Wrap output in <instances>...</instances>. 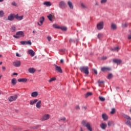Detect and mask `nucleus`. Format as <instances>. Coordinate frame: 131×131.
<instances>
[{"instance_id":"nucleus-1","label":"nucleus","mask_w":131,"mask_h":131,"mask_svg":"<svg viewBox=\"0 0 131 131\" xmlns=\"http://www.w3.org/2000/svg\"><path fill=\"white\" fill-rule=\"evenodd\" d=\"M81 124L83 126L86 127L87 129L90 131H93V128L91 127V123L88 122L86 121H82Z\"/></svg>"},{"instance_id":"nucleus-2","label":"nucleus","mask_w":131,"mask_h":131,"mask_svg":"<svg viewBox=\"0 0 131 131\" xmlns=\"http://www.w3.org/2000/svg\"><path fill=\"white\" fill-rule=\"evenodd\" d=\"M51 118V115L50 114H44L40 119L41 121H46L49 120Z\"/></svg>"},{"instance_id":"nucleus-3","label":"nucleus","mask_w":131,"mask_h":131,"mask_svg":"<svg viewBox=\"0 0 131 131\" xmlns=\"http://www.w3.org/2000/svg\"><path fill=\"white\" fill-rule=\"evenodd\" d=\"M80 70L81 72H83L85 74H89L90 72H89V67H81L80 68Z\"/></svg>"},{"instance_id":"nucleus-4","label":"nucleus","mask_w":131,"mask_h":131,"mask_svg":"<svg viewBox=\"0 0 131 131\" xmlns=\"http://www.w3.org/2000/svg\"><path fill=\"white\" fill-rule=\"evenodd\" d=\"M53 66L54 67L55 71L57 72V73H62V68H61V67L58 66V65L54 64H53Z\"/></svg>"},{"instance_id":"nucleus-5","label":"nucleus","mask_w":131,"mask_h":131,"mask_svg":"<svg viewBox=\"0 0 131 131\" xmlns=\"http://www.w3.org/2000/svg\"><path fill=\"white\" fill-rule=\"evenodd\" d=\"M97 28L98 30H102L104 28V22L101 21L97 25Z\"/></svg>"},{"instance_id":"nucleus-6","label":"nucleus","mask_w":131,"mask_h":131,"mask_svg":"<svg viewBox=\"0 0 131 131\" xmlns=\"http://www.w3.org/2000/svg\"><path fill=\"white\" fill-rule=\"evenodd\" d=\"M18 98V96L17 95L12 96H10L9 98V102H13V101H16V100H17V99Z\"/></svg>"},{"instance_id":"nucleus-7","label":"nucleus","mask_w":131,"mask_h":131,"mask_svg":"<svg viewBox=\"0 0 131 131\" xmlns=\"http://www.w3.org/2000/svg\"><path fill=\"white\" fill-rule=\"evenodd\" d=\"M12 64L15 67H20V66H21V61L16 60L12 62Z\"/></svg>"},{"instance_id":"nucleus-8","label":"nucleus","mask_w":131,"mask_h":131,"mask_svg":"<svg viewBox=\"0 0 131 131\" xmlns=\"http://www.w3.org/2000/svg\"><path fill=\"white\" fill-rule=\"evenodd\" d=\"M113 62V63L117 64V65H120V64L122 63V60H121V59H114Z\"/></svg>"},{"instance_id":"nucleus-9","label":"nucleus","mask_w":131,"mask_h":131,"mask_svg":"<svg viewBox=\"0 0 131 131\" xmlns=\"http://www.w3.org/2000/svg\"><path fill=\"white\" fill-rule=\"evenodd\" d=\"M20 44L23 46H24L25 45H28L29 46H31L32 43L31 41L28 40V41H21L20 42Z\"/></svg>"},{"instance_id":"nucleus-10","label":"nucleus","mask_w":131,"mask_h":131,"mask_svg":"<svg viewBox=\"0 0 131 131\" xmlns=\"http://www.w3.org/2000/svg\"><path fill=\"white\" fill-rule=\"evenodd\" d=\"M101 70L102 72H105V71H111V67H102L101 69Z\"/></svg>"},{"instance_id":"nucleus-11","label":"nucleus","mask_w":131,"mask_h":131,"mask_svg":"<svg viewBox=\"0 0 131 131\" xmlns=\"http://www.w3.org/2000/svg\"><path fill=\"white\" fill-rule=\"evenodd\" d=\"M68 6L70 8V10H73V9H74L73 3H72V2L70 1H68Z\"/></svg>"},{"instance_id":"nucleus-12","label":"nucleus","mask_w":131,"mask_h":131,"mask_svg":"<svg viewBox=\"0 0 131 131\" xmlns=\"http://www.w3.org/2000/svg\"><path fill=\"white\" fill-rule=\"evenodd\" d=\"M17 81H18V82H23L24 83H25V82H27L28 79H27V78H23L18 79Z\"/></svg>"},{"instance_id":"nucleus-13","label":"nucleus","mask_w":131,"mask_h":131,"mask_svg":"<svg viewBox=\"0 0 131 131\" xmlns=\"http://www.w3.org/2000/svg\"><path fill=\"white\" fill-rule=\"evenodd\" d=\"M14 17L15 18H16L17 20H18V21H21V20L23 19L24 16L23 15L19 16L18 14H17L16 15L14 16Z\"/></svg>"},{"instance_id":"nucleus-14","label":"nucleus","mask_w":131,"mask_h":131,"mask_svg":"<svg viewBox=\"0 0 131 131\" xmlns=\"http://www.w3.org/2000/svg\"><path fill=\"white\" fill-rule=\"evenodd\" d=\"M28 54L30 55L31 57H34V55H35V52L33 51V50L30 49L28 51Z\"/></svg>"},{"instance_id":"nucleus-15","label":"nucleus","mask_w":131,"mask_h":131,"mask_svg":"<svg viewBox=\"0 0 131 131\" xmlns=\"http://www.w3.org/2000/svg\"><path fill=\"white\" fill-rule=\"evenodd\" d=\"M36 107L37 109H40L41 108V100H38V102L36 104Z\"/></svg>"},{"instance_id":"nucleus-16","label":"nucleus","mask_w":131,"mask_h":131,"mask_svg":"<svg viewBox=\"0 0 131 131\" xmlns=\"http://www.w3.org/2000/svg\"><path fill=\"white\" fill-rule=\"evenodd\" d=\"M43 21H45V17L42 16L40 18V23H37L38 25H39V26H41V25H42V24L43 23Z\"/></svg>"},{"instance_id":"nucleus-17","label":"nucleus","mask_w":131,"mask_h":131,"mask_svg":"<svg viewBox=\"0 0 131 131\" xmlns=\"http://www.w3.org/2000/svg\"><path fill=\"white\" fill-rule=\"evenodd\" d=\"M31 97H32L33 98H36V97H37V96H38V92L35 91V92H33L31 94Z\"/></svg>"},{"instance_id":"nucleus-18","label":"nucleus","mask_w":131,"mask_h":131,"mask_svg":"<svg viewBox=\"0 0 131 131\" xmlns=\"http://www.w3.org/2000/svg\"><path fill=\"white\" fill-rule=\"evenodd\" d=\"M14 17H15V15L11 14L8 16V20L9 21H13V20H14Z\"/></svg>"},{"instance_id":"nucleus-19","label":"nucleus","mask_w":131,"mask_h":131,"mask_svg":"<svg viewBox=\"0 0 131 131\" xmlns=\"http://www.w3.org/2000/svg\"><path fill=\"white\" fill-rule=\"evenodd\" d=\"M59 6L61 9H64V8H65V2L61 1L59 3Z\"/></svg>"},{"instance_id":"nucleus-20","label":"nucleus","mask_w":131,"mask_h":131,"mask_svg":"<svg viewBox=\"0 0 131 131\" xmlns=\"http://www.w3.org/2000/svg\"><path fill=\"white\" fill-rule=\"evenodd\" d=\"M38 101V99H35L33 100H30V105H34V104H36V102H37Z\"/></svg>"},{"instance_id":"nucleus-21","label":"nucleus","mask_w":131,"mask_h":131,"mask_svg":"<svg viewBox=\"0 0 131 131\" xmlns=\"http://www.w3.org/2000/svg\"><path fill=\"white\" fill-rule=\"evenodd\" d=\"M100 126L102 129H106V127H107V124L102 123L100 124Z\"/></svg>"},{"instance_id":"nucleus-22","label":"nucleus","mask_w":131,"mask_h":131,"mask_svg":"<svg viewBox=\"0 0 131 131\" xmlns=\"http://www.w3.org/2000/svg\"><path fill=\"white\" fill-rule=\"evenodd\" d=\"M28 71H29V73H31L32 74L33 73H34V72H35V71H36V70H35V69H34L33 68H31L28 69Z\"/></svg>"},{"instance_id":"nucleus-23","label":"nucleus","mask_w":131,"mask_h":131,"mask_svg":"<svg viewBox=\"0 0 131 131\" xmlns=\"http://www.w3.org/2000/svg\"><path fill=\"white\" fill-rule=\"evenodd\" d=\"M102 118L103 119V120H107L108 119V116H107V114H102Z\"/></svg>"},{"instance_id":"nucleus-24","label":"nucleus","mask_w":131,"mask_h":131,"mask_svg":"<svg viewBox=\"0 0 131 131\" xmlns=\"http://www.w3.org/2000/svg\"><path fill=\"white\" fill-rule=\"evenodd\" d=\"M111 29L113 30H116V29H117V26L115 24L112 23L111 24Z\"/></svg>"},{"instance_id":"nucleus-25","label":"nucleus","mask_w":131,"mask_h":131,"mask_svg":"<svg viewBox=\"0 0 131 131\" xmlns=\"http://www.w3.org/2000/svg\"><path fill=\"white\" fill-rule=\"evenodd\" d=\"M16 35H19L20 36H21L23 37L24 36V33L23 31H18L16 33Z\"/></svg>"},{"instance_id":"nucleus-26","label":"nucleus","mask_w":131,"mask_h":131,"mask_svg":"<svg viewBox=\"0 0 131 131\" xmlns=\"http://www.w3.org/2000/svg\"><path fill=\"white\" fill-rule=\"evenodd\" d=\"M43 5H44V6H47V7H51V6H52V3L50 2H45L43 3Z\"/></svg>"},{"instance_id":"nucleus-27","label":"nucleus","mask_w":131,"mask_h":131,"mask_svg":"<svg viewBox=\"0 0 131 131\" xmlns=\"http://www.w3.org/2000/svg\"><path fill=\"white\" fill-rule=\"evenodd\" d=\"M11 83H12V84H13V85H15V84H17V79L13 78L11 80Z\"/></svg>"},{"instance_id":"nucleus-28","label":"nucleus","mask_w":131,"mask_h":131,"mask_svg":"<svg viewBox=\"0 0 131 131\" xmlns=\"http://www.w3.org/2000/svg\"><path fill=\"white\" fill-rule=\"evenodd\" d=\"M122 116L125 118L126 119H127L128 120H131V118L130 117H129V116H127V115L125 114H123Z\"/></svg>"},{"instance_id":"nucleus-29","label":"nucleus","mask_w":131,"mask_h":131,"mask_svg":"<svg viewBox=\"0 0 131 131\" xmlns=\"http://www.w3.org/2000/svg\"><path fill=\"white\" fill-rule=\"evenodd\" d=\"M53 17L54 16H53V15L51 14L47 16V17L49 19V20L51 21H53Z\"/></svg>"},{"instance_id":"nucleus-30","label":"nucleus","mask_w":131,"mask_h":131,"mask_svg":"<svg viewBox=\"0 0 131 131\" xmlns=\"http://www.w3.org/2000/svg\"><path fill=\"white\" fill-rule=\"evenodd\" d=\"M93 93L92 92H88L86 94H85V98H89V97L92 96Z\"/></svg>"},{"instance_id":"nucleus-31","label":"nucleus","mask_w":131,"mask_h":131,"mask_svg":"<svg viewBox=\"0 0 131 131\" xmlns=\"http://www.w3.org/2000/svg\"><path fill=\"white\" fill-rule=\"evenodd\" d=\"M98 83L99 86H103V85H102V83L104 84V81H100V80H98Z\"/></svg>"},{"instance_id":"nucleus-32","label":"nucleus","mask_w":131,"mask_h":131,"mask_svg":"<svg viewBox=\"0 0 131 131\" xmlns=\"http://www.w3.org/2000/svg\"><path fill=\"white\" fill-rule=\"evenodd\" d=\"M120 50V48H119V47H115L113 49H112V51H115L116 52H118V51H119Z\"/></svg>"},{"instance_id":"nucleus-33","label":"nucleus","mask_w":131,"mask_h":131,"mask_svg":"<svg viewBox=\"0 0 131 131\" xmlns=\"http://www.w3.org/2000/svg\"><path fill=\"white\" fill-rule=\"evenodd\" d=\"M114 124V122H113V121H109L107 122V125H108V126H109V127L111 126V125H113Z\"/></svg>"},{"instance_id":"nucleus-34","label":"nucleus","mask_w":131,"mask_h":131,"mask_svg":"<svg viewBox=\"0 0 131 131\" xmlns=\"http://www.w3.org/2000/svg\"><path fill=\"white\" fill-rule=\"evenodd\" d=\"M53 27H54V28H55L56 29H60V26H59L57 24H53Z\"/></svg>"},{"instance_id":"nucleus-35","label":"nucleus","mask_w":131,"mask_h":131,"mask_svg":"<svg viewBox=\"0 0 131 131\" xmlns=\"http://www.w3.org/2000/svg\"><path fill=\"white\" fill-rule=\"evenodd\" d=\"M11 30L12 32H15L16 31V27L15 26H12L11 28Z\"/></svg>"},{"instance_id":"nucleus-36","label":"nucleus","mask_w":131,"mask_h":131,"mask_svg":"<svg viewBox=\"0 0 131 131\" xmlns=\"http://www.w3.org/2000/svg\"><path fill=\"white\" fill-rule=\"evenodd\" d=\"M113 77V75L112 74H109L107 76V79H111Z\"/></svg>"},{"instance_id":"nucleus-37","label":"nucleus","mask_w":131,"mask_h":131,"mask_svg":"<svg viewBox=\"0 0 131 131\" xmlns=\"http://www.w3.org/2000/svg\"><path fill=\"white\" fill-rule=\"evenodd\" d=\"M116 112V110L115 108H113L111 111V114H114Z\"/></svg>"},{"instance_id":"nucleus-38","label":"nucleus","mask_w":131,"mask_h":131,"mask_svg":"<svg viewBox=\"0 0 131 131\" xmlns=\"http://www.w3.org/2000/svg\"><path fill=\"white\" fill-rule=\"evenodd\" d=\"M55 80H56V78L53 77L49 79L48 81L49 82H52V81H55Z\"/></svg>"},{"instance_id":"nucleus-39","label":"nucleus","mask_w":131,"mask_h":131,"mask_svg":"<svg viewBox=\"0 0 131 131\" xmlns=\"http://www.w3.org/2000/svg\"><path fill=\"white\" fill-rule=\"evenodd\" d=\"M128 26V25L127 24V23H125L124 24H122V27L123 28H126V27Z\"/></svg>"},{"instance_id":"nucleus-40","label":"nucleus","mask_w":131,"mask_h":131,"mask_svg":"<svg viewBox=\"0 0 131 131\" xmlns=\"http://www.w3.org/2000/svg\"><path fill=\"white\" fill-rule=\"evenodd\" d=\"M4 15H5V13L4 11L1 10L0 11V17H4Z\"/></svg>"},{"instance_id":"nucleus-41","label":"nucleus","mask_w":131,"mask_h":131,"mask_svg":"<svg viewBox=\"0 0 131 131\" xmlns=\"http://www.w3.org/2000/svg\"><path fill=\"white\" fill-rule=\"evenodd\" d=\"M99 99L100 101H101V102H104V101H105V98H104V97L99 96Z\"/></svg>"},{"instance_id":"nucleus-42","label":"nucleus","mask_w":131,"mask_h":131,"mask_svg":"<svg viewBox=\"0 0 131 131\" xmlns=\"http://www.w3.org/2000/svg\"><path fill=\"white\" fill-rule=\"evenodd\" d=\"M59 29H61L62 31H66V27H60Z\"/></svg>"},{"instance_id":"nucleus-43","label":"nucleus","mask_w":131,"mask_h":131,"mask_svg":"<svg viewBox=\"0 0 131 131\" xmlns=\"http://www.w3.org/2000/svg\"><path fill=\"white\" fill-rule=\"evenodd\" d=\"M98 37L99 39H101V38H102V37H103V34L99 33L98 34Z\"/></svg>"},{"instance_id":"nucleus-44","label":"nucleus","mask_w":131,"mask_h":131,"mask_svg":"<svg viewBox=\"0 0 131 131\" xmlns=\"http://www.w3.org/2000/svg\"><path fill=\"white\" fill-rule=\"evenodd\" d=\"M39 127V125H37L36 126H34V127H31V128H32V129H37V128H38Z\"/></svg>"},{"instance_id":"nucleus-45","label":"nucleus","mask_w":131,"mask_h":131,"mask_svg":"<svg viewBox=\"0 0 131 131\" xmlns=\"http://www.w3.org/2000/svg\"><path fill=\"white\" fill-rule=\"evenodd\" d=\"M12 6H14V7H18V5L16 3V2H13L11 3Z\"/></svg>"},{"instance_id":"nucleus-46","label":"nucleus","mask_w":131,"mask_h":131,"mask_svg":"<svg viewBox=\"0 0 131 131\" xmlns=\"http://www.w3.org/2000/svg\"><path fill=\"white\" fill-rule=\"evenodd\" d=\"M66 120V118L65 117H62L60 119H59V121H65Z\"/></svg>"},{"instance_id":"nucleus-47","label":"nucleus","mask_w":131,"mask_h":131,"mask_svg":"<svg viewBox=\"0 0 131 131\" xmlns=\"http://www.w3.org/2000/svg\"><path fill=\"white\" fill-rule=\"evenodd\" d=\"M100 3L101 4H106L107 3V0H101Z\"/></svg>"},{"instance_id":"nucleus-48","label":"nucleus","mask_w":131,"mask_h":131,"mask_svg":"<svg viewBox=\"0 0 131 131\" xmlns=\"http://www.w3.org/2000/svg\"><path fill=\"white\" fill-rule=\"evenodd\" d=\"M126 124H127V125H129V124H130L131 122L130 121L127 120L126 122H125Z\"/></svg>"},{"instance_id":"nucleus-49","label":"nucleus","mask_w":131,"mask_h":131,"mask_svg":"<svg viewBox=\"0 0 131 131\" xmlns=\"http://www.w3.org/2000/svg\"><path fill=\"white\" fill-rule=\"evenodd\" d=\"M75 108H76V110H79L80 109L79 105H77Z\"/></svg>"},{"instance_id":"nucleus-50","label":"nucleus","mask_w":131,"mask_h":131,"mask_svg":"<svg viewBox=\"0 0 131 131\" xmlns=\"http://www.w3.org/2000/svg\"><path fill=\"white\" fill-rule=\"evenodd\" d=\"M47 39L49 41H51V40L52 39V38L50 36L47 37Z\"/></svg>"},{"instance_id":"nucleus-51","label":"nucleus","mask_w":131,"mask_h":131,"mask_svg":"<svg viewBox=\"0 0 131 131\" xmlns=\"http://www.w3.org/2000/svg\"><path fill=\"white\" fill-rule=\"evenodd\" d=\"M13 37H14L15 38H19V37H20V36L16 35H13Z\"/></svg>"},{"instance_id":"nucleus-52","label":"nucleus","mask_w":131,"mask_h":131,"mask_svg":"<svg viewBox=\"0 0 131 131\" xmlns=\"http://www.w3.org/2000/svg\"><path fill=\"white\" fill-rule=\"evenodd\" d=\"M69 42H74V40L72 39H70L69 40Z\"/></svg>"},{"instance_id":"nucleus-53","label":"nucleus","mask_w":131,"mask_h":131,"mask_svg":"<svg viewBox=\"0 0 131 131\" xmlns=\"http://www.w3.org/2000/svg\"><path fill=\"white\" fill-rule=\"evenodd\" d=\"M94 72L95 73V74H98V71H97V70H94Z\"/></svg>"},{"instance_id":"nucleus-54","label":"nucleus","mask_w":131,"mask_h":131,"mask_svg":"<svg viewBox=\"0 0 131 131\" xmlns=\"http://www.w3.org/2000/svg\"><path fill=\"white\" fill-rule=\"evenodd\" d=\"M60 63L61 64H63V63H64V60H63V59H60Z\"/></svg>"},{"instance_id":"nucleus-55","label":"nucleus","mask_w":131,"mask_h":131,"mask_svg":"<svg viewBox=\"0 0 131 131\" xmlns=\"http://www.w3.org/2000/svg\"><path fill=\"white\" fill-rule=\"evenodd\" d=\"M106 59H107V57H106V56H103L102 57V60H106Z\"/></svg>"},{"instance_id":"nucleus-56","label":"nucleus","mask_w":131,"mask_h":131,"mask_svg":"<svg viewBox=\"0 0 131 131\" xmlns=\"http://www.w3.org/2000/svg\"><path fill=\"white\" fill-rule=\"evenodd\" d=\"M16 57H21V55H20L18 53H16Z\"/></svg>"},{"instance_id":"nucleus-57","label":"nucleus","mask_w":131,"mask_h":131,"mask_svg":"<svg viewBox=\"0 0 131 131\" xmlns=\"http://www.w3.org/2000/svg\"><path fill=\"white\" fill-rule=\"evenodd\" d=\"M13 75H18V73H13Z\"/></svg>"},{"instance_id":"nucleus-58","label":"nucleus","mask_w":131,"mask_h":131,"mask_svg":"<svg viewBox=\"0 0 131 131\" xmlns=\"http://www.w3.org/2000/svg\"><path fill=\"white\" fill-rule=\"evenodd\" d=\"M2 69H3V70L5 71V70H6V68L5 67H3Z\"/></svg>"},{"instance_id":"nucleus-59","label":"nucleus","mask_w":131,"mask_h":131,"mask_svg":"<svg viewBox=\"0 0 131 131\" xmlns=\"http://www.w3.org/2000/svg\"><path fill=\"white\" fill-rule=\"evenodd\" d=\"M81 7H83V8H85L84 5L83 4H81Z\"/></svg>"},{"instance_id":"nucleus-60","label":"nucleus","mask_w":131,"mask_h":131,"mask_svg":"<svg viewBox=\"0 0 131 131\" xmlns=\"http://www.w3.org/2000/svg\"><path fill=\"white\" fill-rule=\"evenodd\" d=\"M95 6H99V3H98V2H96L95 4Z\"/></svg>"},{"instance_id":"nucleus-61","label":"nucleus","mask_w":131,"mask_h":131,"mask_svg":"<svg viewBox=\"0 0 131 131\" xmlns=\"http://www.w3.org/2000/svg\"><path fill=\"white\" fill-rule=\"evenodd\" d=\"M80 131H84V130H83V129L82 128V127H80Z\"/></svg>"},{"instance_id":"nucleus-62","label":"nucleus","mask_w":131,"mask_h":131,"mask_svg":"<svg viewBox=\"0 0 131 131\" xmlns=\"http://www.w3.org/2000/svg\"><path fill=\"white\" fill-rule=\"evenodd\" d=\"M83 109H84V110H86V106H84Z\"/></svg>"},{"instance_id":"nucleus-63","label":"nucleus","mask_w":131,"mask_h":131,"mask_svg":"<svg viewBox=\"0 0 131 131\" xmlns=\"http://www.w3.org/2000/svg\"><path fill=\"white\" fill-rule=\"evenodd\" d=\"M4 2V0H0V3H3Z\"/></svg>"},{"instance_id":"nucleus-64","label":"nucleus","mask_w":131,"mask_h":131,"mask_svg":"<svg viewBox=\"0 0 131 131\" xmlns=\"http://www.w3.org/2000/svg\"><path fill=\"white\" fill-rule=\"evenodd\" d=\"M129 112H131V108L129 110Z\"/></svg>"}]
</instances>
